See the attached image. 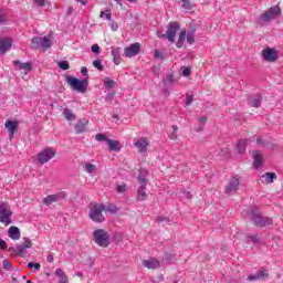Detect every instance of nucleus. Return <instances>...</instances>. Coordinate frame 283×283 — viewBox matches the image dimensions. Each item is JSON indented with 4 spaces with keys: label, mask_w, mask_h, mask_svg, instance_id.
I'll return each mask as SVG.
<instances>
[{
    "label": "nucleus",
    "mask_w": 283,
    "mask_h": 283,
    "mask_svg": "<svg viewBox=\"0 0 283 283\" xmlns=\"http://www.w3.org/2000/svg\"><path fill=\"white\" fill-rule=\"evenodd\" d=\"M65 198V193L59 192L56 195H49L43 199V205H53V202H59V200H63Z\"/></svg>",
    "instance_id": "4468645a"
},
{
    "label": "nucleus",
    "mask_w": 283,
    "mask_h": 283,
    "mask_svg": "<svg viewBox=\"0 0 283 283\" xmlns=\"http://www.w3.org/2000/svg\"><path fill=\"white\" fill-rule=\"evenodd\" d=\"M13 64L18 65L20 70H24L25 72H32L33 66L30 62L22 63L21 61L15 60L13 61Z\"/></svg>",
    "instance_id": "b1692460"
},
{
    "label": "nucleus",
    "mask_w": 283,
    "mask_h": 283,
    "mask_svg": "<svg viewBox=\"0 0 283 283\" xmlns=\"http://www.w3.org/2000/svg\"><path fill=\"white\" fill-rule=\"evenodd\" d=\"M69 280H67V275H63V276H60V283H67Z\"/></svg>",
    "instance_id": "5fc2aeb1"
},
{
    "label": "nucleus",
    "mask_w": 283,
    "mask_h": 283,
    "mask_svg": "<svg viewBox=\"0 0 283 283\" xmlns=\"http://www.w3.org/2000/svg\"><path fill=\"white\" fill-rule=\"evenodd\" d=\"M106 14H105V18L107 19V21H112V11L109 10H106Z\"/></svg>",
    "instance_id": "bf43d9fd"
},
{
    "label": "nucleus",
    "mask_w": 283,
    "mask_h": 283,
    "mask_svg": "<svg viewBox=\"0 0 283 283\" xmlns=\"http://www.w3.org/2000/svg\"><path fill=\"white\" fill-rule=\"evenodd\" d=\"M147 171H139V175L137 176V180L139 182V187L137 190V200H139L140 202H143V200H147L148 196L147 192H145V190L147 189Z\"/></svg>",
    "instance_id": "7ed1b4c3"
},
{
    "label": "nucleus",
    "mask_w": 283,
    "mask_h": 283,
    "mask_svg": "<svg viewBox=\"0 0 283 283\" xmlns=\"http://www.w3.org/2000/svg\"><path fill=\"white\" fill-rule=\"evenodd\" d=\"M54 156H56V153L54 150H52L51 148H46L43 151H41L40 154H38V161L41 165H45V163H49L50 160H52V158H54Z\"/></svg>",
    "instance_id": "9b49d317"
},
{
    "label": "nucleus",
    "mask_w": 283,
    "mask_h": 283,
    "mask_svg": "<svg viewBox=\"0 0 283 283\" xmlns=\"http://www.w3.org/2000/svg\"><path fill=\"white\" fill-rule=\"evenodd\" d=\"M193 34H196V29H191L190 31H188V33H186L187 43H189V45H193L196 43V38L193 36Z\"/></svg>",
    "instance_id": "c85d7f7f"
},
{
    "label": "nucleus",
    "mask_w": 283,
    "mask_h": 283,
    "mask_svg": "<svg viewBox=\"0 0 283 283\" xmlns=\"http://www.w3.org/2000/svg\"><path fill=\"white\" fill-rule=\"evenodd\" d=\"M66 83L73 92H78L80 94H85L87 87H90V81L87 78L78 80L71 75L66 76Z\"/></svg>",
    "instance_id": "f257e3e1"
},
{
    "label": "nucleus",
    "mask_w": 283,
    "mask_h": 283,
    "mask_svg": "<svg viewBox=\"0 0 283 283\" xmlns=\"http://www.w3.org/2000/svg\"><path fill=\"white\" fill-rule=\"evenodd\" d=\"M9 253H14V255H17V249H14V248H9Z\"/></svg>",
    "instance_id": "338daca9"
},
{
    "label": "nucleus",
    "mask_w": 283,
    "mask_h": 283,
    "mask_svg": "<svg viewBox=\"0 0 283 283\" xmlns=\"http://www.w3.org/2000/svg\"><path fill=\"white\" fill-rule=\"evenodd\" d=\"M249 139H240L238 145H237V149L239 151V154H244L247 151V143Z\"/></svg>",
    "instance_id": "cd10ccee"
},
{
    "label": "nucleus",
    "mask_w": 283,
    "mask_h": 283,
    "mask_svg": "<svg viewBox=\"0 0 283 283\" xmlns=\"http://www.w3.org/2000/svg\"><path fill=\"white\" fill-rule=\"evenodd\" d=\"M256 143L260 145V147H264V139H262V137H258Z\"/></svg>",
    "instance_id": "6e6d98bb"
},
{
    "label": "nucleus",
    "mask_w": 283,
    "mask_h": 283,
    "mask_svg": "<svg viewBox=\"0 0 283 283\" xmlns=\"http://www.w3.org/2000/svg\"><path fill=\"white\" fill-rule=\"evenodd\" d=\"M135 147H137L140 154H145V151H147V147H149V140L145 137H140L135 143Z\"/></svg>",
    "instance_id": "a211bd4d"
},
{
    "label": "nucleus",
    "mask_w": 283,
    "mask_h": 283,
    "mask_svg": "<svg viewBox=\"0 0 283 283\" xmlns=\"http://www.w3.org/2000/svg\"><path fill=\"white\" fill-rule=\"evenodd\" d=\"M81 74H82V76H88V74H87V69H86L85 66H83V67L81 69Z\"/></svg>",
    "instance_id": "13d9d810"
},
{
    "label": "nucleus",
    "mask_w": 283,
    "mask_h": 283,
    "mask_svg": "<svg viewBox=\"0 0 283 283\" xmlns=\"http://www.w3.org/2000/svg\"><path fill=\"white\" fill-rule=\"evenodd\" d=\"M28 248L24 247L23 244H19L17 247V252L15 255L20 256V258H25V253H28V251H25Z\"/></svg>",
    "instance_id": "7c9ffc66"
},
{
    "label": "nucleus",
    "mask_w": 283,
    "mask_h": 283,
    "mask_svg": "<svg viewBox=\"0 0 283 283\" xmlns=\"http://www.w3.org/2000/svg\"><path fill=\"white\" fill-rule=\"evenodd\" d=\"M77 1H80V3H81L82 6H87V1H86V0H77Z\"/></svg>",
    "instance_id": "774afa93"
},
{
    "label": "nucleus",
    "mask_w": 283,
    "mask_h": 283,
    "mask_svg": "<svg viewBox=\"0 0 283 283\" xmlns=\"http://www.w3.org/2000/svg\"><path fill=\"white\" fill-rule=\"evenodd\" d=\"M91 51H92L94 54H101V46H98V44H94V45L91 48Z\"/></svg>",
    "instance_id": "09e8293b"
},
{
    "label": "nucleus",
    "mask_w": 283,
    "mask_h": 283,
    "mask_svg": "<svg viewBox=\"0 0 283 283\" xmlns=\"http://www.w3.org/2000/svg\"><path fill=\"white\" fill-rule=\"evenodd\" d=\"M109 151H120V142L114 139H106Z\"/></svg>",
    "instance_id": "5701e85b"
},
{
    "label": "nucleus",
    "mask_w": 283,
    "mask_h": 283,
    "mask_svg": "<svg viewBox=\"0 0 283 283\" xmlns=\"http://www.w3.org/2000/svg\"><path fill=\"white\" fill-rule=\"evenodd\" d=\"M4 127L8 129L10 136H14V134H17V128L19 127V122L9 119L4 123Z\"/></svg>",
    "instance_id": "aec40b11"
},
{
    "label": "nucleus",
    "mask_w": 283,
    "mask_h": 283,
    "mask_svg": "<svg viewBox=\"0 0 283 283\" xmlns=\"http://www.w3.org/2000/svg\"><path fill=\"white\" fill-rule=\"evenodd\" d=\"M180 30V23L174 21L168 24V29L166 33L164 34H158L159 39H167L169 43H176V34Z\"/></svg>",
    "instance_id": "39448f33"
},
{
    "label": "nucleus",
    "mask_w": 283,
    "mask_h": 283,
    "mask_svg": "<svg viewBox=\"0 0 283 283\" xmlns=\"http://www.w3.org/2000/svg\"><path fill=\"white\" fill-rule=\"evenodd\" d=\"M114 85H116V82L114 80H109V77H106L104 81V87L107 90H114Z\"/></svg>",
    "instance_id": "72a5a7b5"
},
{
    "label": "nucleus",
    "mask_w": 283,
    "mask_h": 283,
    "mask_svg": "<svg viewBox=\"0 0 283 283\" xmlns=\"http://www.w3.org/2000/svg\"><path fill=\"white\" fill-rule=\"evenodd\" d=\"M46 260H48V262H50V263L54 262V255L49 254V255L46 256Z\"/></svg>",
    "instance_id": "680f3d73"
},
{
    "label": "nucleus",
    "mask_w": 283,
    "mask_h": 283,
    "mask_svg": "<svg viewBox=\"0 0 283 283\" xmlns=\"http://www.w3.org/2000/svg\"><path fill=\"white\" fill-rule=\"evenodd\" d=\"M199 122L205 125V123H207V116L200 117Z\"/></svg>",
    "instance_id": "69168bd1"
},
{
    "label": "nucleus",
    "mask_w": 283,
    "mask_h": 283,
    "mask_svg": "<svg viewBox=\"0 0 283 283\" xmlns=\"http://www.w3.org/2000/svg\"><path fill=\"white\" fill-rule=\"evenodd\" d=\"M185 39H187V31L182 30L176 43L177 48H182V45H185Z\"/></svg>",
    "instance_id": "c756f323"
},
{
    "label": "nucleus",
    "mask_w": 283,
    "mask_h": 283,
    "mask_svg": "<svg viewBox=\"0 0 283 283\" xmlns=\"http://www.w3.org/2000/svg\"><path fill=\"white\" fill-rule=\"evenodd\" d=\"M193 103V95H187L186 96V105L189 106Z\"/></svg>",
    "instance_id": "8fccbe9b"
},
{
    "label": "nucleus",
    "mask_w": 283,
    "mask_h": 283,
    "mask_svg": "<svg viewBox=\"0 0 283 283\" xmlns=\"http://www.w3.org/2000/svg\"><path fill=\"white\" fill-rule=\"evenodd\" d=\"M60 70H70V62L69 61H61L57 63Z\"/></svg>",
    "instance_id": "4c0bfd02"
},
{
    "label": "nucleus",
    "mask_w": 283,
    "mask_h": 283,
    "mask_svg": "<svg viewBox=\"0 0 283 283\" xmlns=\"http://www.w3.org/2000/svg\"><path fill=\"white\" fill-rule=\"evenodd\" d=\"M12 210L8 208V203L0 201V222L2 224H12Z\"/></svg>",
    "instance_id": "423d86ee"
},
{
    "label": "nucleus",
    "mask_w": 283,
    "mask_h": 283,
    "mask_svg": "<svg viewBox=\"0 0 283 283\" xmlns=\"http://www.w3.org/2000/svg\"><path fill=\"white\" fill-rule=\"evenodd\" d=\"M104 211H107L108 213H116L118 211V207L114 203H109L107 206L103 205Z\"/></svg>",
    "instance_id": "2f4dec72"
},
{
    "label": "nucleus",
    "mask_w": 283,
    "mask_h": 283,
    "mask_svg": "<svg viewBox=\"0 0 283 283\" xmlns=\"http://www.w3.org/2000/svg\"><path fill=\"white\" fill-rule=\"evenodd\" d=\"M261 182H264L265 185H271L273 180H277V175L275 172H265L260 177Z\"/></svg>",
    "instance_id": "6ab92c4d"
},
{
    "label": "nucleus",
    "mask_w": 283,
    "mask_h": 283,
    "mask_svg": "<svg viewBox=\"0 0 283 283\" xmlns=\"http://www.w3.org/2000/svg\"><path fill=\"white\" fill-rule=\"evenodd\" d=\"M22 247H24L27 249H32V240H30V238H24Z\"/></svg>",
    "instance_id": "a19ab883"
},
{
    "label": "nucleus",
    "mask_w": 283,
    "mask_h": 283,
    "mask_svg": "<svg viewBox=\"0 0 283 283\" xmlns=\"http://www.w3.org/2000/svg\"><path fill=\"white\" fill-rule=\"evenodd\" d=\"M28 268L29 269H35V271H41V264L40 263L29 262Z\"/></svg>",
    "instance_id": "ea45409f"
},
{
    "label": "nucleus",
    "mask_w": 283,
    "mask_h": 283,
    "mask_svg": "<svg viewBox=\"0 0 283 283\" xmlns=\"http://www.w3.org/2000/svg\"><path fill=\"white\" fill-rule=\"evenodd\" d=\"M181 70H182V76H186V77L191 76V67L182 66Z\"/></svg>",
    "instance_id": "58836bf2"
},
{
    "label": "nucleus",
    "mask_w": 283,
    "mask_h": 283,
    "mask_svg": "<svg viewBox=\"0 0 283 283\" xmlns=\"http://www.w3.org/2000/svg\"><path fill=\"white\" fill-rule=\"evenodd\" d=\"M93 67H95L99 72H103V70H105V66L101 63V60L93 61Z\"/></svg>",
    "instance_id": "e433bc0d"
},
{
    "label": "nucleus",
    "mask_w": 283,
    "mask_h": 283,
    "mask_svg": "<svg viewBox=\"0 0 283 283\" xmlns=\"http://www.w3.org/2000/svg\"><path fill=\"white\" fill-rule=\"evenodd\" d=\"M103 205L91 203L88 217L93 222H105V216H103Z\"/></svg>",
    "instance_id": "20e7f679"
},
{
    "label": "nucleus",
    "mask_w": 283,
    "mask_h": 283,
    "mask_svg": "<svg viewBox=\"0 0 283 283\" xmlns=\"http://www.w3.org/2000/svg\"><path fill=\"white\" fill-rule=\"evenodd\" d=\"M143 266H145L146 269H158V266H160V261L156 259L144 260Z\"/></svg>",
    "instance_id": "4be33fe9"
},
{
    "label": "nucleus",
    "mask_w": 283,
    "mask_h": 283,
    "mask_svg": "<svg viewBox=\"0 0 283 283\" xmlns=\"http://www.w3.org/2000/svg\"><path fill=\"white\" fill-rule=\"evenodd\" d=\"M280 14H282V9H280V6H273L260 15V20L263 21V23H266L269 21H274V19H277Z\"/></svg>",
    "instance_id": "6e6552de"
},
{
    "label": "nucleus",
    "mask_w": 283,
    "mask_h": 283,
    "mask_svg": "<svg viewBox=\"0 0 283 283\" xmlns=\"http://www.w3.org/2000/svg\"><path fill=\"white\" fill-rule=\"evenodd\" d=\"M240 187V179L233 177L226 186V193H235Z\"/></svg>",
    "instance_id": "2eb2a0df"
},
{
    "label": "nucleus",
    "mask_w": 283,
    "mask_h": 283,
    "mask_svg": "<svg viewBox=\"0 0 283 283\" xmlns=\"http://www.w3.org/2000/svg\"><path fill=\"white\" fill-rule=\"evenodd\" d=\"M262 105V95L256 94L251 101H250V107H261Z\"/></svg>",
    "instance_id": "bb28decb"
},
{
    "label": "nucleus",
    "mask_w": 283,
    "mask_h": 283,
    "mask_svg": "<svg viewBox=\"0 0 283 283\" xmlns=\"http://www.w3.org/2000/svg\"><path fill=\"white\" fill-rule=\"evenodd\" d=\"M8 249V243H6V240L0 238V251L3 253Z\"/></svg>",
    "instance_id": "a18cd8bd"
},
{
    "label": "nucleus",
    "mask_w": 283,
    "mask_h": 283,
    "mask_svg": "<svg viewBox=\"0 0 283 283\" xmlns=\"http://www.w3.org/2000/svg\"><path fill=\"white\" fill-rule=\"evenodd\" d=\"M248 238L254 243V244H260V239L258 238V234H251Z\"/></svg>",
    "instance_id": "49530a36"
},
{
    "label": "nucleus",
    "mask_w": 283,
    "mask_h": 283,
    "mask_svg": "<svg viewBox=\"0 0 283 283\" xmlns=\"http://www.w3.org/2000/svg\"><path fill=\"white\" fill-rule=\"evenodd\" d=\"M84 169L87 174H94V171H96V166L92 164H85Z\"/></svg>",
    "instance_id": "f704fd0d"
},
{
    "label": "nucleus",
    "mask_w": 283,
    "mask_h": 283,
    "mask_svg": "<svg viewBox=\"0 0 283 283\" xmlns=\"http://www.w3.org/2000/svg\"><path fill=\"white\" fill-rule=\"evenodd\" d=\"M112 56L115 65H120V48H113L112 49Z\"/></svg>",
    "instance_id": "393cba45"
},
{
    "label": "nucleus",
    "mask_w": 283,
    "mask_h": 283,
    "mask_svg": "<svg viewBox=\"0 0 283 283\" xmlns=\"http://www.w3.org/2000/svg\"><path fill=\"white\" fill-rule=\"evenodd\" d=\"M63 115L66 120H74L76 118V115H74V113H72V109L70 108H65Z\"/></svg>",
    "instance_id": "473e14b6"
},
{
    "label": "nucleus",
    "mask_w": 283,
    "mask_h": 283,
    "mask_svg": "<svg viewBox=\"0 0 283 283\" xmlns=\"http://www.w3.org/2000/svg\"><path fill=\"white\" fill-rule=\"evenodd\" d=\"M165 260H174V254H171V253H166V254H165Z\"/></svg>",
    "instance_id": "052dcab7"
},
{
    "label": "nucleus",
    "mask_w": 283,
    "mask_h": 283,
    "mask_svg": "<svg viewBox=\"0 0 283 283\" xmlns=\"http://www.w3.org/2000/svg\"><path fill=\"white\" fill-rule=\"evenodd\" d=\"M261 55L263 60L266 61L268 63H275V61L280 59V55L277 54V50L269 46L262 50Z\"/></svg>",
    "instance_id": "9d476101"
},
{
    "label": "nucleus",
    "mask_w": 283,
    "mask_h": 283,
    "mask_svg": "<svg viewBox=\"0 0 283 283\" xmlns=\"http://www.w3.org/2000/svg\"><path fill=\"white\" fill-rule=\"evenodd\" d=\"M1 23H6V15L0 13V25Z\"/></svg>",
    "instance_id": "0e129e2a"
},
{
    "label": "nucleus",
    "mask_w": 283,
    "mask_h": 283,
    "mask_svg": "<svg viewBox=\"0 0 283 283\" xmlns=\"http://www.w3.org/2000/svg\"><path fill=\"white\" fill-rule=\"evenodd\" d=\"M8 235L11 240H21V230L18 227H10L8 230Z\"/></svg>",
    "instance_id": "412c9836"
},
{
    "label": "nucleus",
    "mask_w": 283,
    "mask_h": 283,
    "mask_svg": "<svg viewBox=\"0 0 283 283\" xmlns=\"http://www.w3.org/2000/svg\"><path fill=\"white\" fill-rule=\"evenodd\" d=\"M124 54L127 56V59H132V56H138V54H140V43L130 44L125 49Z\"/></svg>",
    "instance_id": "f8f14e48"
},
{
    "label": "nucleus",
    "mask_w": 283,
    "mask_h": 283,
    "mask_svg": "<svg viewBox=\"0 0 283 283\" xmlns=\"http://www.w3.org/2000/svg\"><path fill=\"white\" fill-rule=\"evenodd\" d=\"M95 139L98 140V143H102V140H109V138H107V136H105L104 134H96L95 135Z\"/></svg>",
    "instance_id": "79ce46f5"
},
{
    "label": "nucleus",
    "mask_w": 283,
    "mask_h": 283,
    "mask_svg": "<svg viewBox=\"0 0 283 283\" xmlns=\"http://www.w3.org/2000/svg\"><path fill=\"white\" fill-rule=\"evenodd\" d=\"M116 191L117 193H125V191H127V185L124 184V185L117 186Z\"/></svg>",
    "instance_id": "37998d69"
},
{
    "label": "nucleus",
    "mask_w": 283,
    "mask_h": 283,
    "mask_svg": "<svg viewBox=\"0 0 283 283\" xmlns=\"http://www.w3.org/2000/svg\"><path fill=\"white\" fill-rule=\"evenodd\" d=\"M154 56L155 59H163V54L158 50H155Z\"/></svg>",
    "instance_id": "864d4df0"
},
{
    "label": "nucleus",
    "mask_w": 283,
    "mask_h": 283,
    "mask_svg": "<svg viewBox=\"0 0 283 283\" xmlns=\"http://www.w3.org/2000/svg\"><path fill=\"white\" fill-rule=\"evenodd\" d=\"M156 222H169L167 217H157Z\"/></svg>",
    "instance_id": "603ef678"
},
{
    "label": "nucleus",
    "mask_w": 283,
    "mask_h": 283,
    "mask_svg": "<svg viewBox=\"0 0 283 283\" xmlns=\"http://www.w3.org/2000/svg\"><path fill=\"white\" fill-rule=\"evenodd\" d=\"M250 220H252L254 227L264 229V227H271L273 224V219L271 217H262V213L258 210H251L249 213Z\"/></svg>",
    "instance_id": "f03ea898"
},
{
    "label": "nucleus",
    "mask_w": 283,
    "mask_h": 283,
    "mask_svg": "<svg viewBox=\"0 0 283 283\" xmlns=\"http://www.w3.org/2000/svg\"><path fill=\"white\" fill-rule=\"evenodd\" d=\"M252 157H253L254 168L260 169V167H262V163L264 160V156H262V151H260V150L252 151Z\"/></svg>",
    "instance_id": "f3484780"
},
{
    "label": "nucleus",
    "mask_w": 283,
    "mask_h": 283,
    "mask_svg": "<svg viewBox=\"0 0 283 283\" xmlns=\"http://www.w3.org/2000/svg\"><path fill=\"white\" fill-rule=\"evenodd\" d=\"M182 3H184L182 4L184 10H191L193 8V4H191V1L189 0H186Z\"/></svg>",
    "instance_id": "c03bdc74"
},
{
    "label": "nucleus",
    "mask_w": 283,
    "mask_h": 283,
    "mask_svg": "<svg viewBox=\"0 0 283 283\" xmlns=\"http://www.w3.org/2000/svg\"><path fill=\"white\" fill-rule=\"evenodd\" d=\"M55 275L60 279V277H63V275H65V272L61 269H56L55 270Z\"/></svg>",
    "instance_id": "3c124183"
},
{
    "label": "nucleus",
    "mask_w": 283,
    "mask_h": 283,
    "mask_svg": "<svg viewBox=\"0 0 283 283\" xmlns=\"http://www.w3.org/2000/svg\"><path fill=\"white\" fill-rule=\"evenodd\" d=\"M87 129V120L82 119L75 124V132L76 134H83Z\"/></svg>",
    "instance_id": "a878e982"
},
{
    "label": "nucleus",
    "mask_w": 283,
    "mask_h": 283,
    "mask_svg": "<svg viewBox=\"0 0 283 283\" xmlns=\"http://www.w3.org/2000/svg\"><path fill=\"white\" fill-rule=\"evenodd\" d=\"M166 80L169 82V83H174V75H167L166 76Z\"/></svg>",
    "instance_id": "e2e57ef3"
},
{
    "label": "nucleus",
    "mask_w": 283,
    "mask_h": 283,
    "mask_svg": "<svg viewBox=\"0 0 283 283\" xmlns=\"http://www.w3.org/2000/svg\"><path fill=\"white\" fill-rule=\"evenodd\" d=\"M93 238L95 239V242L98 244V247H109V234L107 231L103 229L95 230L93 232Z\"/></svg>",
    "instance_id": "0eeeda50"
},
{
    "label": "nucleus",
    "mask_w": 283,
    "mask_h": 283,
    "mask_svg": "<svg viewBox=\"0 0 283 283\" xmlns=\"http://www.w3.org/2000/svg\"><path fill=\"white\" fill-rule=\"evenodd\" d=\"M170 140H177L178 139V126L172 125V133L169 136Z\"/></svg>",
    "instance_id": "c9c22d12"
},
{
    "label": "nucleus",
    "mask_w": 283,
    "mask_h": 283,
    "mask_svg": "<svg viewBox=\"0 0 283 283\" xmlns=\"http://www.w3.org/2000/svg\"><path fill=\"white\" fill-rule=\"evenodd\" d=\"M34 3H36V6L43 7L45 6V0H34Z\"/></svg>",
    "instance_id": "4d7b16f0"
},
{
    "label": "nucleus",
    "mask_w": 283,
    "mask_h": 283,
    "mask_svg": "<svg viewBox=\"0 0 283 283\" xmlns=\"http://www.w3.org/2000/svg\"><path fill=\"white\" fill-rule=\"evenodd\" d=\"M248 280L249 282H255V280H269V271L261 268L256 274H250Z\"/></svg>",
    "instance_id": "ddd939ff"
},
{
    "label": "nucleus",
    "mask_w": 283,
    "mask_h": 283,
    "mask_svg": "<svg viewBox=\"0 0 283 283\" xmlns=\"http://www.w3.org/2000/svg\"><path fill=\"white\" fill-rule=\"evenodd\" d=\"M10 48H12V39L2 38L0 39V54L3 55L6 52H9Z\"/></svg>",
    "instance_id": "dca6fc26"
},
{
    "label": "nucleus",
    "mask_w": 283,
    "mask_h": 283,
    "mask_svg": "<svg viewBox=\"0 0 283 283\" xmlns=\"http://www.w3.org/2000/svg\"><path fill=\"white\" fill-rule=\"evenodd\" d=\"M31 45L33 50H39V48H42L43 50H50V48H52V42L48 39V36H35L32 39Z\"/></svg>",
    "instance_id": "1a4fd4ad"
},
{
    "label": "nucleus",
    "mask_w": 283,
    "mask_h": 283,
    "mask_svg": "<svg viewBox=\"0 0 283 283\" xmlns=\"http://www.w3.org/2000/svg\"><path fill=\"white\" fill-rule=\"evenodd\" d=\"M2 264H3V269H6V271H10V269H12V263H10V261H8V260H4L2 262Z\"/></svg>",
    "instance_id": "de8ad7c7"
}]
</instances>
